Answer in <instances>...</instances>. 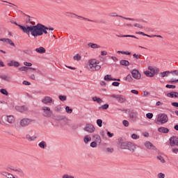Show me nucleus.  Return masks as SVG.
<instances>
[{"label":"nucleus","mask_w":178,"mask_h":178,"mask_svg":"<svg viewBox=\"0 0 178 178\" xmlns=\"http://www.w3.org/2000/svg\"><path fill=\"white\" fill-rule=\"evenodd\" d=\"M48 26L38 23L36 25L29 26V31L28 36L30 37V33L32 37L36 38V37H41L43 34H48Z\"/></svg>","instance_id":"f257e3e1"},{"label":"nucleus","mask_w":178,"mask_h":178,"mask_svg":"<svg viewBox=\"0 0 178 178\" xmlns=\"http://www.w3.org/2000/svg\"><path fill=\"white\" fill-rule=\"evenodd\" d=\"M88 63L89 65L88 66V68L91 72H95L101 69V65H99V60H97L95 59H90L89 60Z\"/></svg>","instance_id":"f03ea898"},{"label":"nucleus","mask_w":178,"mask_h":178,"mask_svg":"<svg viewBox=\"0 0 178 178\" xmlns=\"http://www.w3.org/2000/svg\"><path fill=\"white\" fill-rule=\"evenodd\" d=\"M10 24H15V26H17L20 29V30H22V31L23 33H24L25 34H27V35H29V31L30 29L29 25H22V24H17V22H16L13 20L10 21Z\"/></svg>","instance_id":"7ed1b4c3"},{"label":"nucleus","mask_w":178,"mask_h":178,"mask_svg":"<svg viewBox=\"0 0 178 178\" xmlns=\"http://www.w3.org/2000/svg\"><path fill=\"white\" fill-rule=\"evenodd\" d=\"M65 14L67 16H70V17H72L73 19H74V17H79V18L82 19V20H86V22H91L92 23H98V22H97V20L90 19L88 18H86V17L77 15L73 13L67 12V13H65Z\"/></svg>","instance_id":"20e7f679"},{"label":"nucleus","mask_w":178,"mask_h":178,"mask_svg":"<svg viewBox=\"0 0 178 178\" xmlns=\"http://www.w3.org/2000/svg\"><path fill=\"white\" fill-rule=\"evenodd\" d=\"M168 120H169V118H168V115L165 113H162L159 115L157 122H160L161 124H163L165 123H168Z\"/></svg>","instance_id":"39448f33"},{"label":"nucleus","mask_w":178,"mask_h":178,"mask_svg":"<svg viewBox=\"0 0 178 178\" xmlns=\"http://www.w3.org/2000/svg\"><path fill=\"white\" fill-rule=\"evenodd\" d=\"M83 130L87 131V133H94L95 131V127L91 123H86Z\"/></svg>","instance_id":"423d86ee"},{"label":"nucleus","mask_w":178,"mask_h":178,"mask_svg":"<svg viewBox=\"0 0 178 178\" xmlns=\"http://www.w3.org/2000/svg\"><path fill=\"white\" fill-rule=\"evenodd\" d=\"M31 122H34V120H31L30 118H24L21 120L19 124L22 126V127H26V126H29Z\"/></svg>","instance_id":"0eeeda50"},{"label":"nucleus","mask_w":178,"mask_h":178,"mask_svg":"<svg viewBox=\"0 0 178 178\" xmlns=\"http://www.w3.org/2000/svg\"><path fill=\"white\" fill-rule=\"evenodd\" d=\"M170 147H178V137L177 136H172L169 139Z\"/></svg>","instance_id":"6e6552de"},{"label":"nucleus","mask_w":178,"mask_h":178,"mask_svg":"<svg viewBox=\"0 0 178 178\" xmlns=\"http://www.w3.org/2000/svg\"><path fill=\"white\" fill-rule=\"evenodd\" d=\"M131 73L132 77L136 80H140V79H141V73H140V71H138V70L134 69L131 72Z\"/></svg>","instance_id":"1a4fd4ad"},{"label":"nucleus","mask_w":178,"mask_h":178,"mask_svg":"<svg viewBox=\"0 0 178 178\" xmlns=\"http://www.w3.org/2000/svg\"><path fill=\"white\" fill-rule=\"evenodd\" d=\"M118 145L120 146L122 149H127L129 147V142L123 141V138H118Z\"/></svg>","instance_id":"9d476101"},{"label":"nucleus","mask_w":178,"mask_h":178,"mask_svg":"<svg viewBox=\"0 0 178 178\" xmlns=\"http://www.w3.org/2000/svg\"><path fill=\"white\" fill-rule=\"evenodd\" d=\"M111 98H115L117 99L118 102L120 104H123V102H126V98L122 97V95H112Z\"/></svg>","instance_id":"9b49d317"},{"label":"nucleus","mask_w":178,"mask_h":178,"mask_svg":"<svg viewBox=\"0 0 178 178\" xmlns=\"http://www.w3.org/2000/svg\"><path fill=\"white\" fill-rule=\"evenodd\" d=\"M145 147H146V148L147 149H152L153 151H156V147H155V145H154V144H152L151 142L149 141H146L144 143Z\"/></svg>","instance_id":"f8f14e48"},{"label":"nucleus","mask_w":178,"mask_h":178,"mask_svg":"<svg viewBox=\"0 0 178 178\" xmlns=\"http://www.w3.org/2000/svg\"><path fill=\"white\" fill-rule=\"evenodd\" d=\"M42 104H44V105H48V104H52V97L49 96H45L42 100Z\"/></svg>","instance_id":"ddd939ff"},{"label":"nucleus","mask_w":178,"mask_h":178,"mask_svg":"<svg viewBox=\"0 0 178 178\" xmlns=\"http://www.w3.org/2000/svg\"><path fill=\"white\" fill-rule=\"evenodd\" d=\"M7 66H9L10 67L12 66H14V67H19L20 66V63L11 60L10 63H7Z\"/></svg>","instance_id":"4468645a"},{"label":"nucleus","mask_w":178,"mask_h":178,"mask_svg":"<svg viewBox=\"0 0 178 178\" xmlns=\"http://www.w3.org/2000/svg\"><path fill=\"white\" fill-rule=\"evenodd\" d=\"M15 109L18 112H26V111H29V108L26 106H16Z\"/></svg>","instance_id":"2eb2a0df"},{"label":"nucleus","mask_w":178,"mask_h":178,"mask_svg":"<svg viewBox=\"0 0 178 178\" xmlns=\"http://www.w3.org/2000/svg\"><path fill=\"white\" fill-rule=\"evenodd\" d=\"M125 20H129L131 22H138L139 23H147L144 19H134V18H129V17H123Z\"/></svg>","instance_id":"dca6fc26"},{"label":"nucleus","mask_w":178,"mask_h":178,"mask_svg":"<svg viewBox=\"0 0 178 178\" xmlns=\"http://www.w3.org/2000/svg\"><path fill=\"white\" fill-rule=\"evenodd\" d=\"M158 131L163 134H168L169 133V129L165 127H160L158 128Z\"/></svg>","instance_id":"f3484780"},{"label":"nucleus","mask_w":178,"mask_h":178,"mask_svg":"<svg viewBox=\"0 0 178 178\" xmlns=\"http://www.w3.org/2000/svg\"><path fill=\"white\" fill-rule=\"evenodd\" d=\"M127 149H129V151H131V152H134V151H136V145L132 143L129 142Z\"/></svg>","instance_id":"a211bd4d"},{"label":"nucleus","mask_w":178,"mask_h":178,"mask_svg":"<svg viewBox=\"0 0 178 178\" xmlns=\"http://www.w3.org/2000/svg\"><path fill=\"white\" fill-rule=\"evenodd\" d=\"M167 97L168 98H178V92L175 91L170 92L167 93Z\"/></svg>","instance_id":"6ab92c4d"},{"label":"nucleus","mask_w":178,"mask_h":178,"mask_svg":"<svg viewBox=\"0 0 178 178\" xmlns=\"http://www.w3.org/2000/svg\"><path fill=\"white\" fill-rule=\"evenodd\" d=\"M0 41H2L3 42H6V44H10L12 47H15L14 42L12 41V40L9 38H0Z\"/></svg>","instance_id":"aec40b11"},{"label":"nucleus","mask_w":178,"mask_h":178,"mask_svg":"<svg viewBox=\"0 0 178 178\" xmlns=\"http://www.w3.org/2000/svg\"><path fill=\"white\" fill-rule=\"evenodd\" d=\"M35 51L38 54H45L47 52V50L45 49V48H44V47H40L39 48H36Z\"/></svg>","instance_id":"412c9836"},{"label":"nucleus","mask_w":178,"mask_h":178,"mask_svg":"<svg viewBox=\"0 0 178 178\" xmlns=\"http://www.w3.org/2000/svg\"><path fill=\"white\" fill-rule=\"evenodd\" d=\"M19 72H27V70H35V68L23 66L18 69Z\"/></svg>","instance_id":"4be33fe9"},{"label":"nucleus","mask_w":178,"mask_h":178,"mask_svg":"<svg viewBox=\"0 0 178 178\" xmlns=\"http://www.w3.org/2000/svg\"><path fill=\"white\" fill-rule=\"evenodd\" d=\"M14 172H16L20 177H24V172L23 171V170H22V168H15V170H14Z\"/></svg>","instance_id":"5701e85b"},{"label":"nucleus","mask_w":178,"mask_h":178,"mask_svg":"<svg viewBox=\"0 0 178 178\" xmlns=\"http://www.w3.org/2000/svg\"><path fill=\"white\" fill-rule=\"evenodd\" d=\"M94 141H96V143H98V144H101V136L98 134H95L92 136Z\"/></svg>","instance_id":"b1692460"},{"label":"nucleus","mask_w":178,"mask_h":178,"mask_svg":"<svg viewBox=\"0 0 178 178\" xmlns=\"http://www.w3.org/2000/svg\"><path fill=\"white\" fill-rule=\"evenodd\" d=\"M52 115H54V112H52L51 110L49 111H43V116H44V118H51Z\"/></svg>","instance_id":"393cba45"},{"label":"nucleus","mask_w":178,"mask_h":178,"mask_svg":"<svg viewBox=\"0 0 178 178\" xmlns=\"http://www.w3.org/2000/svg\"><path fill=\"white\" fill-rule=\"evenodd\" d=\"M120 65L122 66H130V62L127 60H121L120 61Z\"/></svg>","instance_id":"a878e982"},{"label":"nucleus","mask_w":178,"mask_h":178,"mask_svg":"<svg viewBox=\"0 0 178 178\" xmlns=\"http://www.w3.org/2000/svg\"><path fill=\"white\" fill-rule=\"evenodd\" d=\"M88 46L93 49H96V48H101V46L92 42H89Z\"/></svg>","instance_id":"bb28decb"},{"label":"nucleus","mask_w":178,"mask_h":178,"mask_svg":"<svg viewBox=\"0 0 178 178\" xmlns=\"http://www.w3.org/2000/svg\"><path fill=\"white\" fill-rule=\"evenodd\" d=\"M40 148H42V149H45L47 148V142L42 140L38 144Z\"/></svg>","instance_id":"cd10ccee"},{"label":"nucleus","mask_w":178,"mask_h":178,"mask_svg":"<svg viewBox=\"0 0 178 178\" xmlns=\"http://www.w3.org/2000/svg\"><path fill=\"white\" fill-rule=\"evenodd\" d=\"M0 79H1V80H4L5 81H10V76H8V75L2 74L0 76Z\"/></svg>","instance_id":"c85d7f7f"},{"label":"nucleus","mask_w":178,"mask_h":178,"mask_svg":"<svg viewBox=\"0 0 178 178\" xmlns=\"http://www.w3.org/2000/svg\"><path fill=\"white\" fill-rule=\"evenodd\" d=\"M7 122L8 123H13L15 122V117L13 115H7Z\"/></svg>","instance_id":"c756f323"},{"label":"nucleus","mask_w":178,"mask_h":178,"mask_svg":"<svg viewBox=\"0 0 178 178\" xmlns=\"http://www.w3.org/2000/svg\"><path fill=\"white\" fill-rule=\"evenodd\" d=\"M26 138L28 140V141H34V140L37 138V136H31L30 134H26Z\"/></svg>","instance_id":"7c9ffc66"},{"label":"nucleus","mask_w":178,"mask_h":178,"mask_svg":"<svg viewBox=\"0 0 178 178\" xmlns=\"http://www.w3.org/2000/svg\"><path fill=\"white\" fill-rule=\"evenodd\" d=\"M83 141L85 143V144H88V143H90V141H91V136L86 135L84 136L83 138Z\"/></svg>","instance_id":"2f4dec72"},{"label":"nucleus","mask_w":178,"mask_h":178,"mask_svg":"<svg viewBox=\"0 0 178 178\" xmlns=\"http://www.w3.org/2000/svg\"><path fill=\"white\" fill-rule=\"evenodd\" d=\"M92 101L94 102H97V104H102V99L98 97H92Z\"/></svg>","instance_id":"473e14b6"},{"label":"nucleus","mask_w":178,"mask_h":178,"mask_svg":"<svg viewBox=\"0 0 178 178\" xmlns=\"http://www.w3.org/2000/svg\"><path fill=\"white\" fill-rule=\"evenodd\" d=\"M124 80L128 81L129 83H131V81H133V77H131V74H129L126 77L124 78Z\"/></svg>","instance_id":"72a5a7b5"},{"label":"nucleus","mask_w":178,"mask_h":178,"mask_svg":"<svg viewBox=\"0 0 178 178\" xmlns=\"http://www.w3.org/2000/svg\"><path fill=\"white\" fill-rule=\"evenodd\" d=\"M161 77H168L170 74V71H164L160 73Z\"/></svg>","instance_id":"f704fd0d"},{"label":"nucleus","mask_w":178,"mask_h":178,"mask_svg":"<svg viewBox=\"0 0 178 178\" xmlns=\"http://www.w3.org/2000/svg\"><path fill=\"white\" fill-rule=\"evenodd\" d=\"M144 74H145L147 77H154L155 76L149 70L145 71Z\"/></svg>","instance_id":"c9c22d12"},{"label":"nucleus","mask_w":178,"mask_h":178,"mask_svg":"<svg viewBox=\"0 0 178 178\" xmlns=\"http://www.w3.org/2000/svg\"><path fill=\"white\" fill-rule=\"evenodd\" d=\"M0 92L1 94H2L3 95H6V97H8V95H9V92H8V90L5 88H1L0 89Z\"/></svg>","instance_id":"e433bc0d"},{"label":"nucleus","mask_w":178,"mask_h":178,"mask_svg":"<svg viewBox=\"0 0 178 178\" xmlns=\"http://www.w3.org/2000/svg\"><path fill=\"white\" fill-rule=\"evenodd\" d=\"M25 16H26L27 17H29L28 20H26V23H29L30 24H32V26H34V22L33 21H31V19H33V17H31L30 15H25Z\"/></svg>","instance_id":"4c0bfd02"},{"label":"nucleus","mask_w":178,"mask_h":178,"mask_svg":"<svg viewBox=\"0 0 178 178\" xmlns=\"http://www.w3.org/2000/svg\"><path fill=\"white\" fill-rule=\"evenodd\" d=\"M22 52L26 55H29V56H33V51L30 49L23 50Z\"/></svg>","instance_id":"58836bf2"},{"label":"nucleus","mask_w":178,"mask_h":178,"mask_svg":"<svg viewBox=\"0 0 178 178\" xmlns=\"http://www.w3.org/2000/svg\"><path fill=\"white\" fill-rule=\"evenodd\" d=\"M117 54H122V55H131V52L130 51H120V50H118L117 51Z\"/></svg>","instance_id":"ea45409f"},{"label":"nucleus","mask_w":178,"mask_h":178,"mask_svg":"<svg viewBox=\"0 0 178 178\" xmlns=\"http://www.w3.org/2000/svg\"><path fill=\"white\" fill-rule=\"evenodd\" d=\"M132 56L133 58H135V59H144V56H142L141 54H134Z\"/></svg>","instance_id":"a19ab883"},{"label":"nucleus","mask_w":178,"mask_h":178,"mask_svg":"<svg viewBox=\"0 0 178 178\" xmlns=\"http://www.w3.org/2000/svg\"><path fill=\"white\" fill-rule=\"evenodd\" d=\"M58 99H60V101H61L62 102H64V101H66V99H67V97L66 95H59L58 96Z\"/></svg>","instance_id":"79ce46f5"},{"label":"nucleus","mask_w":178,"mask_h":178,"mask_svg":"<svg viewBox=\"0 0 178 178\" xmlns=\"http://www.w3.org/2000/svg\"><path fill=\"white\" fill-rule=\"evenodd\" d=\"M111 79H112V75H111V74H106L104 77V80L105 81H111Z\"/></svg>","instance_id":"37998d69"},{"label":"nucleus","mask_w":178,"mask_h":178,"mask_svg":"<svg viewBox=\"0 0 178 178\" xmlns=\"http://www.w3.org/2000/svg\"><path fill=\"white\" fill-rule=\"evenodd\" d=\"M66 119V116L65 115H56V120H65Z\"/></svg>","instance_id":"c03bdc74"},{"label":"nucleus","mask_w":178,"mask_h":178,"mask_svg":"<svg viewBox=\"0 0 178 178\" xmlns=\"http://www.w3.org/2000/svg\"><path fill=\"white\" fill-rule=\"evenodd\" d=\"M65 111L67 113H72V112H73V108H70V106H65Z\"/></svg>","instance_id":"a18cd8bd"},{"label":"nucleus","mask_w":178,"mask_h":178,"mask_svg":"<svg viewBox=\"0 0 178 178\" xmlns=\"http://www.w3.org/2000/svg\"><path fill=\"white\" fill-rule=\"evenodd\" d=\"M109 108V104H105L102 105V106L99 107V109H103L104 111H106Z\"/></svg>","instance_id":"49530a36"},{"label":"nucleus","mask_w":178,"mask_h":178,"mask_svg":"<svg viewBox=\"0 0 178 178\" xmlns=\"http://www.w3.org/2000/svg\"><path fill=\"white\" fill-rule=\"evenodd\" d=\"M109 16H111V17H121L122 19H123V17H125L121 15H118V14H116V13H112L109 15Z\"/></svg>","instance_id":"de8ad7c7"},{"label":"nucleus","mask_w":178,"mask_h":178,"mask_svg":"<svg viewBox=\"0 0 178 178\" xmlns=\"http://www.w3.org/2000/svg\"><path fill=\"white\" fill-rule=\"evenodd\" d=\"M129 117H130L131 119H136V118H137V113L131 112V113H129Z\"/></svg>","instance_id":"09e8293b"},{"label":"nucleus","mask_w":178,"mask_h":178,"mask_svg":"<svg viewBox=\"0 0 178 178\" xmlns=\"http://www.w3.org/2000/svg\"><path fill=\"white\" fill-rule=\"evenodd\" d=\"M98 145L97 141H92L91 143H90V147L91 148H97V146Z\"/></svg>","instance_id":"8fccbe9b"},{"label":"nucleus","mask_w":178,"mask_h":178,"mask_svg":"<svg viewBox=\"0 0 178 178\" xmlns=\"http://www.w3.org/2000/svg\"><path fill=\"white\" fill-rule=\"evenodd\" d=\"M16 168H15V167L13 166H8L6 168V170H7V172H10V170H13V172H15Z\"/></svg>","instance_id":"3c124183"},{"label":"nucleus","mask_w":178,"mask_h":178,"mask_svg":"<svg viewBox=\"0 0 178 178\" xmlns=\"http://www.w3.org/2000/svg\"><path fill=\"white\" fill-rule=\"evenodd\" d=\"M157 159H159L161 163H165V162H166L162 156H157Z\"/></svg>","instance_id":"603ef678"},{"label":"nucleus","mask_w":178,"mask_h":178,"mask_svg":"<svg viewBox=\"0 0 178 178\" xmlns=\"http://www.w3.org/2000/svg\"><path fill=\"white\" fill-rule=\"evenodd\" d=\"M96 123L99 127H102V120L97 119Z\"/></svg>","instance_id":"864d4df0"},{"label":"nucleus","mask_w":178,"mask_h":178,"mask_svg":"<svg viewBox=\"0 0 178 178\" xmlns=\"http://www.w3.org/2000/svg\"><path fill=\"white\" fill-rule=\"evenodd\" d=\"M147 119H152L154 118V114L152 113H147L146 114Z\"/></svg>","instance_id":"5fc2aeb1"},{"label":"nucleus","mask_w":178,"mask_h":178,"mask_svg":"<svg viewBox=\"0 0 178 178\" xmlns=\"http://www.w3.org/2000/svg\"><path fill=\"white\" fill-rule=\"evenodd\" d=\"M74 60H81V56H80V54H76V55L74 56Z\"/></svg>","instance_id":"6e6d98bb"},{"label":"nucleus","mask_w":178,"mask_h":178,"mask_svg":"<svg viewBox=\"0 0 178 178\" xmlns=\"http://www.w3.org/2000/svg\"><path fill=\"white\" fill-rule=\"evenodd\" d=\"M122 124L124 127H129V122L127 120L122 121Z\"/></svg>","instance_id":"4d7b16f0"},{"label":"nucleus","mask_w":178,"mask_h":178,"mask_svg":"<svg viewBox=\"0 0 178 178\" xmlns=\"http://www.w3.org/2000/svg\"><path fill=\"white\" fill-rule=\"evenodd\" d=\"M131 138H133V140H138V138H140V136H138L136 134H133L131 135Z\"/></svg>","instance_id":"13d9d810"},{"label":"nucleus","mask_w":178,"mask_h":178,"mask_svg":"<svg viewBox=\"0 0 178 178\" xmlns=\"http://www.w3.org/2000/svg\"><path fill=\"white\" fill-rule=\"evenodd\" d=\"M24 65L26 67H31V66H33V63H29V62H27V61L24 62Z\"/></svg>","instance_id":"bf43d9fd"},{"label":"nucleus","mask_w":178,"mask_h":178,"mask_svg":"<svg viewBox=\"0 0 178 178\" xmlns=\"http://www.w3.org/2000/svg\"><path fill=\"white\" fill-rule=\"evenodd\" d=\"M42 110L44 111L43 112H48V111H51V108H49L48 106H43V107H42Z\"/></svg>","instance_id":"052dcab7"},{"label":"nucleus","mask_w":178,"mask_h":178,"mask_svg":"<svg viewBox=\"0 0 178 178\" xmlns=\"http://www.w3.org/2000/svg\"><path fill=\"white\" fill-rule=\"evenodd\" d=\"M148 70L149 72H151L154 75H155V69H154V67H151V66H149L148 67Z\"/></svg>","instance_id":"680f3d73"},{"label":"nucleus","mask_w":178,"mask_h":178,"mask_svg":"<svg viewBox=\"0 0 178 178\" xmlns=\"http://www.w3.org/2000/svg\"><path fill=\"white\" fill-rule=\"evenodd\" d=\"M79 127H80V124H74L72 126V129L73 130H76V129H79Z\"/></svg>","instance_id":"e2e57ef3"},{"label":"nucleus","mask_w":178,"mask_h":178,"mask_svg":"<svg viewBox=\"0 0 178 178\" xmlns=\"http://www.w3.org/2000/svg\"><path fill=\"white\" fill-rule=\"evenodd\" d=\"M165 88H170V89L172 88V89H175V88H176V86L167 84V85L165 86Z\"/></svg>","instance_id":"0e129e2a"},{"label":"nucleus","mask_w":178,"mask_h":178,"mask_svg":"<svg viewBox=\"0 0 178 178\" xmlns=\"http://www.w3.org/2000/svg\"><path fill=\"white\" fill-rule=\"evenodd\" d=\"M62 178H74V176L69 175L67 174H65L62 176Z\"/></svg>","instance_id":"69168bd1"},{"label":"nucleus","mask_w":178,"mask_h":178,"mask_svg":"<svg viewBox=\"0 0 178 178\" xmlns=\"http://www.w3.org/2000/svg\"><path fill=\"white\" fill-rule=\"evenodd\" d=\"M56 112H60L62 111V106H57L55 107Z\"/></svg>","instance_id":"338daca9"},{"label":"nucleus","mask_w":178,"mask_h":178,"mask_svg":"<svg viewBox=\"0 0 178 178\" xmlns=\"http://www.w3.org/2000/svg\"><path fill=\"white\" fill-rule=\"evenodd\" d=\"M157 177L159 178H165V174L160 172L158 174Z\"/></svg>","instance_id":"774afa93"}]
</instances>
